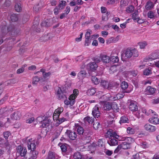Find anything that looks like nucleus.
<instances>
[{"label": "nucleus", "mask_w": 159, "mask_h": 159, "mask_svg": "<svg viewBox=\"0 0 159 159\" xmlns=\"http://www.w3.org/2000/svg\"><path fill=\"white\" fill-rule=\"evenodd\" d=\"M75 129H76L78 134L80 136L81 140L83 142L84 144L89 143L90 141L91 137V131L89 129L84 130L83 128L80 125H75Z\"/></svg>", "instance_id": "obj_1"}, {"label": "nucleus", "mask_w": 159, "mask_h": 159, "mask_svg": "<svg viewBox=\"0 0 159 159\" xmlns=\"http://www.w3.org/2000/svg\"><path fill=\"white\" fill-rule=\"evenodd\" d=\"M10 32L11 35L12 37L16 35L18 33V30L16 29L14 25H10L7 28V30L6 27H2V38L6 34L7 31Z\"/></svg>", "instance_id": "obj_2"}, {"label": "nucleus", "mask_w": 159, "mask_h": 159, "mask_svg": "<svg viewBox=\"0 0 159 159\" xmlns=\"http://www.w3.org/2000/svg\"><path fill=\"white\" fill-rule=\"evenodd\" d=\"M132 55L131 50L128 48L124 50L121 54V60L130 58L132 57Z\"/></svg>", "instance_id": "obj_3"}, {"label": "nucleus", "mask_w": 159, "mask_h": 159, "mask_svg": "<svg viewBox=\"0 0 159 159\" xmlns=\"http://www.w3.org/2000/svg\"><path fill=\"white\" fill-rule=\"evenodd\" d=\"M159 59V51H155L149 56L146 57L145 60H156Z\"/></svg>", "instance_id": "obj_4"}, {"label": "nucleus", "mask_w": 159, "mask_h": 159, "mask_svg": "<svg viewBox=\"0 0 159 159\" xmlns=\"http://www.w3.org/2000/svg\"><path fill=\"white\" fill-rule=\"evenodd\" d=\"M129 110L132 112H135L138 110V107L137 102L133 101H130L129 105Z\"/></svg>", "instance_id": "obj_5"}, {"label": "nucleus", "mask_w": 159, "mask_h": 159, "mask_svg": "<svg viewBox=\"0 0 159 159\" xmlns=\"http://www.w3.org/2000/svg\"><path fill=\"white\" fill-rule=\"evenodd\" d=\"M92 114L95 118H98L100 116L101 112L98 105H96L93 108Z\"/></svg>", "instance_id": "obj_6"}, {"label": "nucleus", "mask_w": 159, "mask_h": 159, "mask_svg": "<svg viewBox=\"0 0 159 159\" xmlns=\"http://www.w3.org/2000/svg\"><path fill=\"white\" fill-rule=\"evenodd\" d=\"M17 153L21 157H24L27 153V149L25 148L18 146L17 148Z\"/></svg>", "instance_id": "obj_7"}, {"label": "nucleus", "mask_w": 159, "mask_h": 159, "mask_svg": "<svg viewBox=\"0 0 159 159\" xmlns=\"http://www.w3.org/2000/svg\"><path fill=\"white\" fill-rule=\"evenodd\" d=\"M35 142V141L32 140V139L28 140L27 147L28 149L30 150L31 151L35 150L36 146Z\"/></svg>", "instance_id": "obj_8"}, {"label": "nucleus", "mask_w": 159, "mask_h": 159, "mask_svg": "<svg viewBox=\"0 0 159 159\" xmlns=\"http://www.w3.org/2000/svg\"><path fill=\"white\" fill-rule=\"evenodd\" d=\"M33 23V25L32 26V28L36 32H39L40 29L38 28V26L39 25V20L38 18L37 17H36Z\"/></svg>", "instance_id": "obj_9"}, {"label": "nucleus", "mask_w": 159, "mask_h": 159, "mask_svg": "<svg viewBox=\"0 0 159 159\" xmlns=\"http://www.w3.org/2000/svg\"><path fill=\"white\" fill-rule=\"evenodd\" d=\"M21 116V113L19 111H16L11 115V118L13 120H18Z\"/></svg>", "instance_id": "obj_10"}, {"label": "nucleus", "mask_w": 159, "mask_h": 159, "mask_svg": "<svg viewBox=\"0 0 159 159\" xmlns=\"http://www.w3.org/2000/svg\"><path fill=\"white\" fill-rule=\"evenodd\" d=\"M0 144L4 146L7 149L9 150L11 147V145L7 140H5L2 138H0Z\"/></svg>", "instance_id": "obj_11"}, {"label": "nucleus", "mask_w": 159, "mask_h": 159, "mask_svg": "<svg viewBox=\"0 0 159 159\" xmlns=\"http://www.w3.org/2000/svg\"><path fill=\"white\" fill-rule=\"evenodd\" d=\"M68 136L69 138L72 140H74L77 137L76 133L70 130H67L66 133Z\"/></svg>", "instance_id": "obj_12"}, {"label": "nucleus", "mask_w": 159, "mask_h": 159, "mask_svg": "<svg viewBox=\"0 0 159 159\" xmlns=\"http://www.w3.org/2000/svg\"><path fill=\"white\" fill-rule=\"evenodd\" d=\"M52 24V21L51 19H47L42 21L41 23V25L42 27H48L51 26Z\"/></svg>", "instance_id": "obj_13"}, {"label": "nucleus", "mask_w": 159, "mask_h": 159, "mask_svg": "<svg viewBox=\"0 0 159 159\" xmlns=\"http://www.w3.org/2000/svg\"><path fill=\"white\" fill-rule=\"evenodd\" d=\"M144 129L149 132H153L156 131V127L150 125L148 124H147L144 126Z\"/></svg>", "instance_id": "obj_14"}, {"label": "nucleus", "mask_w": 159, "mask_h": 159, "mask_svg": "<svg viewBox=\"0 0 159 159\" xmlns=\"http://www.w3.org/2000/svg\"><path fill=\"white\" fill-rule=\"evenodd\" d=\"M97 67L98 65L95 62H90L87 65V69L92 71L96 70Z\"/></svg>", "instance_id": "obj_15"}, {"label": "nucleus", "mask_w": 159, "mask_h": 159, "mask_svg": "<svg viewBox=\"0 0 159 159\" xmlns=\"http://www.w3.org/2000/svg\"><path fill=\"white\" fill-rule=\"evenodd\" d=\"M154 115L155 116L154 117L150 118L149 120V121L151 123L155 125H157L159 124V119L157 117V116L156 115L155 113Z\"/></svg>", "instance_id": "obj_16"}, {"label": "nucleus", "mask_w": 159, "mask_h": 159, "mask_svg": "<svg viewBox=\"0 0 159 159\" xmlns=\"http://www.w3.org/2000/svg\"><path fill=\"white\" fill-rule=\"evenodd\" d=\"M87 74V73L86 70H81L77 74L78 78L80 80H83L86 77Z\"/></svg>", "instance_id": "obj_17"}, {"label": "nucleus", "mask_w": 159, "mask_h": 159, "mask_svg": "<svg viewBox=\"0 0 159 159\" xmlns=\"http://www.w3.org/2000/svg\"><path fill=\"white\" fill-rule=\"evenodd\" d=\"M12 110V108H11L9 109L8 108L6 107L2 108L0 109V115L8 114L9 111H11Z\"/></svg>", "instance_id": "obj_18"}, {"label": "nucleus", "mask_w": 159, "mask_h": 159, "mask_svg": "<svg viewBox=\"0 0 159 159\" xmlns=\"http://www.w3.org/2000/svg\"><path fill=\"white\" fill-rule=\"evenodd\" d=\"M107 143L110 146H116L118 144V140L114 138H113L111 137L109 138V140L107 141Z\"/></svg>", "instance_id": "obj_19"}, {"label": "nucleus", "mask_w": 159, "mask_h": 159, "mask_svg": "<svg viewBox=\"0 0 159 159\" xmlns=\"http://www.w3.org/2000/svg\"><path fill=\"white\" fill-rule=\"evenodd\" d=\"M156 91V89L151 86H148L146 89V93L148 95H152Z\"/></svg>", "instance_id": "obj_20"}, {"label": "nucleus", "mask_w": 159, "mask_h": 159, "mask_svg": "<svg viewBox=\"0 0 159 159\" xmlns=\"http://www.w3.org/2000/svg\"><path fill=\"white\" fill-rule=\"evenodd\" d=\"M58 157V156L55 152H49L47 159H57Z\"/></svg>", "instance_id": "obj_21"}, {"label": "nucleus", "mask_w": 159, "mask_h": 159, "mask_svg": "<svg viewBox=\"0 0 159 159\" xmlns=\"http://www.w3.org/2000/svg\"><path fill=\"white\" fill-rule=\"evenodd\" d=\"M123 140L124 141L129 145L134 141V139L130 137H124L123 138Z\"/></svg>", "instance_id": "obj_22"}, {"label": "nucleus", "mask_w": 159, "mask_h": 159, "mask_svg": "<svg viewBox=\"0 0 159 159\" xmlns=\"http://www.w3.org/2000/svg\"><path fill=\"white\" fill-rule=\"evenodd\" d=\"M109 133L108 134H110V137L113 138H115L116 139H118L119 140H120L121 139V136L117 134L115 132L111 133V132H108L107 134Z\"/></svg>", "instance_id": "obj_23"}, {"label": "nucleus", "mask_w": 159, "mask_h": 159, "mask_svg": "<svg viewBox=\"0 0 159 159\" xmlns=\"http://www.w3.org/2000/svg\"><path fill=\"white\" fill-rule=\"evenodd\" d=\"M154 6L153 3H152L151 1H148L145 5V8L147 10H150L152 9Z\"/></svg>", "instance_id": "obj_24"}, {"label": "nucleus", "mask_w": 159, "mask_h": 159, "mask_svg": "<svg viewBox=\"0 0 159 159\" xmlns=\"http://www.w3.org/2000/svg\"><path fill=\"white\" fill-rule=\"evenodd\" d=\"M123 96H120V94H118L116 95V96L115 97H112L111 96L110 98H109L107 100H109L111 101H114L116 100H117L120 99V98H122Z\"/></svg>", "instance_id": "obj_25"}, {"label": "nucleus", "mask_w": 159, "mask_h": 159, "mask_svg": "<svg viewBox=\"0 0 159 159\" xmlns=\"http://www.w3.org/2000/svg\"><path fill=\"white\" fill-rule=\"evenodd\" d=\"M112 108V105L111 103L107 102L105 103L103 106V108L106 111H109Z\"/></svg>", "instance_id": "obj_26"}, {"label": "nucleus", "mask_w": 159, "mask_h": 159, "mask_svg": "<svg viewBox=\"0 0 159 159\" xmlns=\"http://www.w3.org/2000/svg\"><path fill=\"white\" fill-rule=\"evenodd\" d=\"M84 122L86 123H89L90 124L92 123L94 121V118H93L92 117H90L89 116H87L85 117L84 119Z\"/></svg>", "instance_id": "obj_27"}, {"label": "nucleus", "mask_w": 159, "mask_h": 159, "mask_svg": "<svg viewBox=\"0 0 159 159\" xmlns=\"http://www.w3.org/2000/svg\"><path fill=\"white\" fill-rule=\"evenodd\" d=\"M142 112L146 114L147 116L149 115L151 113L153 114L154 115L155 113H156L154 111L151 109H143Z\"/></svg>", "instance_id": "obj_28"}, {"label": "nucleus", "mask_w": 159, "mask_h": 159, "mask_svg": "<svg viewBox=\"0 0 159 159\" xmlns=\"http://www.w3.org/2000/svg\"><path fill=\"white\" fill-rule=\"evenodd\" d=\"M99 59L101 60H110V57L106 55L103 54H100ZM94 60H99V58H97Z\"/></svg>", "instance_id": "obj_29"}, {"label": "nucleus", "mask_w": 159, "mask_h": 159, "mask_svg": "<svg viewBox=\"0 0 159 159\" xmlns=\"http://www.w3.org/2000/svg\"><path fill=\"white\" fill-rule=\"evenodd\" d=\"M38 154L39 152L38 151L35 150L31 151L30 158L32 159H36L37 157Z\"/></svg>", "instance_id": "obj_30"}, {"label": "nucleus", "mask_w": 159, "mask_h": 159, "mask_svg": "<svg viewBox=\"0 0 159 159\" xmlns=\"http://www.w3.org/2000/svg\"><path fill=\"white\" fill-rule=\"evenodd\" d=\"M120 145L122 148L124 149H128L130 148V145L126 142H123Z\"/></svg>", "instance_id": "obj_31"}, {"label": "nucleus", "mask_w": 159, "mask_h": 159, "mask_svg": "<svg viewBox=\"0 0 159 159\" xmlns=\"http://www.w3.org/2000/svg\"><path fill=\"white\" fill-rule=\"evenodd\" d=\"M128 4V2L127 0H121L120 1V7L121 8H123L124 7L127 6Z\"/></svg>", "instance_id": "obj_32"}, {"label": "nucleus", "mask_w": 159, "mask_h": 159, "mask_svg": "<svg viewBox=\"0 0 159 159\" xmlns=\"http://www.w3.org/2000/svg\"><path fill=\"white\" fill-rule=\"evenodd\" d=\"M95 93V89L93 88H92L89 89L87 92V95L89 96L93 95Z\"/></svg>", "instance_id": "obj_33"}, {"label": "nucleus", "mask_w": 159, "mask_h": 159, "mask_svg": "<svg viewBox=\"0 0 159 159\" xmlns=\"http://www.w3.org/2000/svg\"><path fill=\"white\" fill-rule=\"evenodd\" d=\"M43 78H41L40 79L39 77L37 76H35L33 77V78L32 84H37L38 82L39 81H41Z\"/></svg>", "instance_id": "obj_34"}, {"label": "nucleus", "mask_w": 159, "mask_h": 159, "mask_svg": "<svg viewBox=\"0 0 159 159\" xmlns=\"http://www.w3.org/2000/svg\"><path fill=\"white\" fill-rule=\"evenodd\" d=\"M129 120L127 117L125 116H122L120 118V124L121 123H128L129 122Z\"/></svg>", "instance_id": "obj_35"}, {"label": "nucleus", "mask_w": 159, "mask_h": 159, "mask_svg": "<svg viewBox=\"0 0 159 159\" xmlns=\"http://www.w3.org/2000/svg\"><path fill=\"white\" fill-rule=\"evenodd\" d=\"M134 10V7L132 5H130L126 8V11L128 13H131L133 12Z\"/></svg>", "instance_id": "obj_36"}, {"label": "nucleus", "mask_w": 159, "mask_h": 159, "mask_svg": "<svg viewBox=\"0 0 159 159\" xmlns=\"http://www.w3.org/2000/svg\"><path fill=\"white\" fill-rule=\"evenodd\" d=\"M132 18L134 20V22H136L137 19L139 18L138 15V11H135L132 14Z\"/></svg>", "instance_id": "obj_37"}, {"label": "nucleus", "mask_w": 159, "mask_h": 159, "mask_svg": "<svg viewBox=\"0 0 159 159\" xmlns=\"http://www.w3.org/2000/svg\"><path fill=\"white\" fill-rule=\"evenodd\" d=\"M152 74L151 68H148L145 69L143 71V74L145 75H148Z\"/></svg>", "instance_id": "obj_38"}, {"label": "nucleus", "mask_w": 159, "mask_h": 159, "mask_svg": "<svg viewBox=\"0 0 159 159\" xmlns=\"http://www.w3.org/2000/svg\"><path fill=\"white\" fill-rule=\"evenodd\" d=\"M16 82V80L15 79H12L7 80L5 82L6 84L5 85H9L14 84Z\"/></svg>", "instance_id": "obj_39"}, {"label": "nucleus", "mask_w": 159, "mask_h": 159, "mask_svg": "<svg viewBox=\"0 0 159 159\" xmlns=\"http://www.w3.org/2000/svg\"><path fill=\"white\" fill-rule=\"evenodd\" d=\"M108 83L105 80H102L100 82L101 85L105 89H107L108 87Z\"/></svg>", "instance_id": "obj_40"}, {"label": "nucleus", "mask_w": 159, "mask_h": 159, "mask_svg": "<svg viewBox=\"0 0 159 159\" xmlns=\"http://www.w3.org/2000/svg\"><path fill=\"white\" fill-rule=\"evenodd\" d=\"M59 145H61L60 148L62 152H66L67 151V144H66L60 143Z\"/></svg>", "instance_id": "obj_41"}, {"label": "nucleus", "mask_w": 159, "mask_h": 159, "mask_svg": "<svg viewBox=\"0 0 159 159\" xmlns=\"http://www.w3.org/2000/svg\"><path fill=\"white\" fill-rule=\"evenodd\" d=\"M91 79L92 82L95 84H97L99 83L100 80L95 76H92Z\"/></svg>", "instance_id": "obj_42"}, {"label": "nucleus", "mask_w": 159, "mask_h": 159, "mask_svg": "<svg viewBox=\"0 0 159 159\" xmlns=\"http://www.w3.org/2000/svg\"><path fill=\"white\" fill-rule=\"evenodd\" d=\"M73 157L74 159H83L81 154L79 152L75 153L73 155Z\"/></svg>", "instance_id": "obj_43"}, {"label": "nucleus", "mask_w": 159, "mask_h": 159, "mask_svg": "<svg viewBox=\"0 0 159 159\" xmlns=\"http://www.w3.org/2000/svg\"><path fill=\"white\" fill-rule=\"evenodd\" d=\"M3 135L5 140H7L8 137L11 135V133L10 132L7 131L3 132Z\"/></svg>", "instance_id": "obj_44"}, {"label": "nucleus", "mask_w": 159, "mask_h": 159, "mask_svg": "<svg viewBox=\"0 0 159 159\" xmlns=\"http://www.w3.org/2000/svg\"><path fill=\"white\" fill-rule=\"evenodd\" d=\"M127 132L128 134H134L135 130L134 129L129 127L127 129Z\"/></svg>", "instance_id": "obj_45"}, {"label": "nucleus", "mask_w": 159, "mask_h": 159, "mask_svg": "<svg viewBox=\"0 0 159 159\" xmlns=\"http://www.w3.org/2000/svg\"><path fill=\"white\" fill-rule=\"evenodd\" d=\"M15 8L16 11L20 12L21 10V4L20 3H16L15 5Z\"/></svg>", "instance_id": "obj_46"}, {"label": "nucleus", "mask_w": 159, "mask_h": 159, "mask_svg": "<svg viewBox=\"0 0 159 159\" xmlns=\"http://www.w3.org/2000/svg\"><path fill=\"white\" fill-rule=\"evenodd\" d=\"M155 12L152 11H150L148 13V18L150 19L153 18L155 16Z\"/></svg>", "instance_id": "obj_47"}, {"label": "nucleus", "mask_w": 159, "mask_h": 159, "mask_svg": "<svg viewBox=\"0 0 159 159\" xmlns=\"http://www.w3.org/2000/svg\"><path fill=\"white\" fill-rule=\"evenodd\" d=\"M10 18L11 20L13 22L16 21L18 20V17L17 16L14 14L11 15Z\"/></svg>", "instance_id": "obj_48"}, {"label": "nucleus", "mask_w": 159, "mask_h": 159, "mask_svg": "<svg viewBox=\"0 0 159 159\" xmlns=\"http://www.w3.org/2000/svg\"><path fill=\"white\" fill-rule=\"evenodd\" d=\"M66 120V119L63 117L60 118L59 117L58 119V122L55 124L56 125L58 126L59 125L61 124L63 122L65 121Z\"/></svg>", "instance_id": "obj_49"}, {"label": "nucleus", "mask_w": 159, "mask_h": 159, "mask_svg": "<svg viewBox=\"0 0 159 159\" xmlns=\"http://www.w3.org/2000/svg\"><path fill=\"white\" fill-rule=\"evenodd\" d=\"M121 86L123 89H125L128 87V84L126 82L124 81L122 83Z\"/></svg>", "instance_id": "obj_50"}, {"label": "nucleus", "mask_w": 159, "mask_h": 159, "mask_svg": "<svg viewBox=\"0 0 159 159\" xmlns=\"http://www.w3.org/2000/svg\"><path fill=\"white\" fill-rule=\"evenodd\" d=\"M132 51V56L134 57H136L138 56L139 53L137 50L135 49L131 50Z\"/></svg>", "instance_id": "obj_51"}, {"label": "nucleus", "mask_w": 159, "mask_h": 159, "mask_svg": "<svg viewBox=\"0 0 159 159\" xmlns=\"http://www.w3.org/2000/svg\"><path fill=\"white\" fill-rule=\"evenodd\" d=\"M41 126L43 127H46L49 125V123L47 120H43V121H41Z\"/></svg>", "instance_id": "obj_52"}, {"label": "nucleus", "mask_w": 159, "mask_h": 159, "mask_svg": "<svg viewBox=\"0 0 159 159\" xmlns=\"http://www.w3.org/2000/svg\"><path fill=\"white\" fill-rule=\"evenodd\" d=\"M64 103L65 104L68 105H73L74 103V101H71L70 100H66L64 101Z\"/></svg>", "instance_id": "obj_53"}, {"label": "nucleus", "mask_w": 159, "mask_h": 159, "mask_svg": "<svg viewBox=\"0 0 159 159\" xmlns=\"http://www.w3.org/2000/svg\"><path fill=\"white\" fill-rule=\"evenodd\" d=\"M93 126L95 129H97L100 126V124L98 121L94 122L93 124Z\"/></svg>", "instance_id": "obj_54"}, {"label": "nucleus", "mask_w": 159, "mask_h": 159, "mask_svg": "<svg viewBox=\"0 0 159 159\" xmlns=\"http://www.w3.org/2000/svg\"><path fill=\"white\" fill-rule=\"evenodd\" d=\"M58 110H57V109L55 110L53 115V119H54V118H55V116H56V118L57 117H59V116L60 114L59 113V111H58Z\"/></svg>", "instance_id": "obj_55"}, {"label": "nucleus", "mask_w": 159, "mask_h": 159, "mask_svg": "<svg viewBox=\"0 0 159 159\" xmlns=\"http://www.w3.org/2000/svg\"><path fill=\"white\" fill-rule=\"evenodd\" d=\"M62 128V127L61 126L57 128V130L56 131V133L57 136H59L60 135Z\"/></svg>", "instance_id": "obj_56"}, {"label": "nucleus", "mask_w": 159, "mask_h": 159, "mask_svg": "<svg viewBox=\"0 0 159 159\" xmlns=\"http://www.w3.org/2000/svg\"><path fill=\"white\" fill-rule=\"evenodd\" d=\"M24 67H25V66H24V67H22L18 69L16 71L17 74H20L23 72L25 70Z\"/></svg>", "instance_id": "obj_57"}, {"label": "nucleus", "mask_w": 159, "mask_h": 159, "mask_svg": "<svg viewBox=\"0 0 159 159\" xmlns=\"http://www.w3.org/2000/svg\"><path fill=\"white\" fill-rule=\"evenodd\" d=\"M140 48L141 49L144 48L147 45V43L146 42H144L142 43H139Z\"/></svg>", "instance_id": "obj_58"}, {"label": "nucleus", "mask_w": 159, "mask_h": 159, "mask_svg": "<svg viewBox=\"0 0 159 159\" xmlns=\"http://www.w3.org/2000/svg\"><path fill=\"white\" fill-rule=\"evenodd\" d=\"M77 97V96L74 95V94H72L69 96V99L71 101H74V103H75V99Z\"/></svg>", "instance_id": "obj_59"}, {"label": "nucleus", "mask_w": 159, "mask_h": 159, "mask_svg": "<svg viewBox=\"0 0 159 159\" xmlns=\"http://www.w3.org/2000/svg\"><path fill=\"white\" fill-rule=\"evenodd\" d=\"M104 152L108 156H111L113 153V152L112 151L107 149L105 150Z\"/></svg>", "instance_id": "obj_60"}, {"label": "nucleus", "mask_w": 159, "mask_h": 159, "mask_svg": "<svg viewBox=\"0 0 159 159\" xmlns=\"http://www.w3.org/2000/svg\"><path fill=\"white\" fill-rule=\"evenodd\" d=\"M51 75V73L50 72H45L43 73V76L44 78H46L50 76Z\"/></svg>", "instance_id": "obj_61"}, {"label": "nucleus", "mask_w": 159, "mask_h": 159, "mask_svg": "<svg viewBox=\"0 0 159 159\" xmlns=\"http://www.w3.org/2000/svg\"><path fill=\"white\" fill-rule=\"evenodd\" d=\"M11 2L9 0H6L4 4V7H8L10 6Z\"/></svg>", "instance_id": "obj_62"}, {"label": "nucleus", "mask_w": 159, "mask_h": 159, "mask_svg": "<svg viewBox=\"0 0 159 159\" xmlns=\"http://www.w3.org/2000/svg\"><path fill=\"white\" fill-rule=\"evenodd\" d=\"M119 60L118 57L115 55H113L111 54L110 57V60Z\"/></svg>", "instance_id": "obj_63"}, {"label": "nucleus", "mask_w": 159, "mask_h": 159, "mask_svg": "<svg viewBox=\"0 0 159 159\" xmlns=\"http://www.w3.org/2000/svg\"><path fill=\"white\" fill-rule=\"evenodd\" d=\"M117 0H108L107 2V4H113L115 3Z\"/></svg>", "instance_id": "obj_64"}]
</instances>
